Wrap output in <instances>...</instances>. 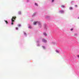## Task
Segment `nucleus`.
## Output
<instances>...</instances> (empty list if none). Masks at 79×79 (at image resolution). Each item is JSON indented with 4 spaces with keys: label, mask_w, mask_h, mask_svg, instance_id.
Here are the masks:
<instances>
[{
    "label": "nucleus",
    "mask_w": 79,
    "mask_h": 79,
    "mask_svg": "<svg viewBox=\"0 0 79 79\" xmlns=\"http://www.w3.org/2000/svg\"><path fill=\"white\" fill-rule=\"evenodd\" d=\"M74 35H77V34L75 33V34H74Z\"/></svg>",
    "instance_id": "obj_14"
},
{
    "label": "nucleus",
    "mask_w": 79,
    "mask_h": 79,
    "mask_svg": "<svg viewBox=\"0 0 79 79\" xmlns=\"http://www.w3.org/2000/svg\"><path fill=\"white\" fill-rule=\"evenodd\" d=\"M5 21L6 24H7L8 23V22H7V21L6 20H5Z\"/></svg>",
    "instance_id": "obj_6"
},
{
    "label": "nucleus",
    "mask_w": 79,
    "mask_h": 79,
    "mask_svg": "<svg viewBox=\"0 0 79 79\" xmlns=\"http://www.w3.org/2000/svg\"><path fill=\"white\" fill-rule=\"evenodd\" d=\"M16 18V16H13L11 19L12 21V23L11 24L13 25V22L15 21V19Z\"/></svg>",
    "instance_id": "obj_1"
},
{
    "label": "nucleus",
    "mask_w": 79,
    "mask_h": 79,
    "mask_svg": "<svg viewBox=\"0 0 79 79\" xmlns=\"http://www.w3.org/2000/svg\"><path fill=\"white\" fill-rule=\"evenodd\" d=\"M35 5L36 6H38V4L37 3H35Z\"/></svg>",
    "instance_id": "obj_9"
},
{
    "label": "nucleus",
    "mask_w": 79,
    "mask_h": 79,
    "mask_svg": "<svg viewBox=\"0 0 79 79\" xmlns=\"http://www.w3.org/2000/svg\"><path fill=\"white\" fill-rule=\"evenodd\" d=\"M25 34L26 35V33H25Z\"/></svg>",
    "instance_id": "obj_19"
},
{
    "label": "nucleus",
    "mask_w": 79,
    "mask_h": 79,
    "mask_svg": "<svg viewBox=\"0 0 79 79\" xmlns=\"http://www.w3.org/2000/svg\"><path fill=\"white\" fill-rule=\"evenodd\" d=\"M54 2V0H52V2Z\"/></svg>",
    "instance_id": "obj_17"
},
{
    "label": "nucleus",
    "mask_w": 79,
    "mask_h": 79,
    "mask_svg": "<svg viewBox=\"0 0 79 79\" xmlns=\"http://www.w3.org/2000/svg\"><path fill=\"white\" fill-rule=\"evenodd\" d=\"M56 52L57 53H59V51H58V50H56Z\"/></svg>",
    "instance_id": "obj_11"
},
{
    "label": "nucleus",
    "mask_w": 79,
    "mask_h": 79,
    "mask_svg": "<svg viewBox=\"0 0 79 79\" xmlns=\"http://www.w3.org/2000/svg\"><path fill=\"white\" fill-rule=\"evenodd\" d=\"M75 7H77V5H75Z\"/></svg>",
    "instance_id": "obj_12"
},
{
    "label": "nucleus",
    "mask_w": 79,
    "mask_h": 79,
    "mask_svg": "<svg viewBox=\"0 0 79 79\" xmlns=\"http://www.w3.org/2000/svg\"><path fill=\"white\" fill-rule=\"evenodd\" d=\"M69 9H70V10H72V9H73V8H72L71 7H70Z\"/></svg>",
    "instance_id": "obj_10"
},
{
    "label": "nucleus",
    "mask_w": 79,
    "mask_h": 79,
    "mask_svg": "<svg viewBox=\"0 0 79 79\" xmlns=\"http://www.w3.org/2000/svg\"><path fill=\"white\" fill-rule=\"evenodd\" d=\"M21 12H20V11H19V12H18V14H19V15H21Z\"/></svg>",
    "instance_id": "obj_7"
},
{
    "label": "nucleus",
    "mask_w": 79,
    "mask_h": 79,
    "mask_svg": "<svg viewBox=\"0 0 79 79\" xmlns=\"http://www.w3.org/2000/svg\"><path fill=\"white\" fill-rule=\"evenodd\" d=\"M37 23H38L39 25H41V23H40V22H34L33 24H34V25H36V24H37Z\"/></svg>",
    "instance_id": "obj_2"
},
{
    "label": "nucleus",
    "mask_w": 79,
    "mask_h": 79,
    "mask_svg": "<svg viewBox=\"0 0 79 79\" xmlns=\"http://www.w3.org/2000/svg\"><path fill=\"white\" fill-rule=\"evenodd\" d=\"M29 28L31 29V27H29Z\"/></svg>",
    "instance_id": "obj_18"
},
{
    "label": "nucleus",
    "mask_w": 79,
    "mask_h": 79,
    "mask_svg": "<svg viewBox=\"0 0 79 79\" xmlns=\"http://www.w3.org/2000/svg\"><path fill=\"white\" fill-rule=\"evenodd\" d=\"M42 47H43V48H44V49H45V47H44V46H42Z\"/></svg>",
    "instance_id": "obj_13"
},
{
    "label": "nucleus",
    "mask_w": 79,
    "mask_h": 79,
    "mask_svg": "<svg viewBox=\"0 0 79 79\" xmlns=\"http://www.w3.org/2000/svg\"><path fill=\"white\" fill-rule=\"evenodd\" d=\"M18 27H20L21 26V24H19L18 25Z\"/></svg>",
    "instance_id": "obj_8"
},
{
    "label": "nucleus",
    "mask_w": 79,
    "mask_h": 79,
    "mask_svg": "<svg viewBox=\"0 0 79 79\" xmlns=\"http://www.w3.org/2000/svg\"><path fill=\"white\" fill-rule=\"evenodd\" d=\"M42 41L43 42H47V40H46L45 39H43L42 40Z\"/></svg>",
    "instance_id": "obj_3"
},
{
    "label": "nucleus",
    "mask_w": 79,
    "mask_h": 79,
    "mask_svg": "<svg viewBox=\"0 0 79 79\" xmlns=\"http://www.w3.org/2000/svg\"><path fill=\"white\" fill-rule=\"evenodd\" d=\"M43 34L45 35V36H47V33H44Z\"/></svg>",
    "instance_id": "obj_4"
},
{
    "label": "nucleus",
    "mask_w": 79,
    "mask_h": 79,
    "mask_svg": "<svg viewBox=\"0 0 79 79\" xmlns=\"http://www.w3.org/2000/svg\"><path fill=\"white\" fill-rule=\"evenodd\" d=\"M15 29H16V30H18V27H16V28H15Z\"/></svg>",
    "instance_id": "obj_15"
},
{
    "label": "nucleus",
    "mask_w": 79,
    "mask_h": 79,
    "mask_svg": "<svg viewBox=\"0 0 79 79\" xmlns=\"http://www.w3.org/2000/svg\"><path fill=\"white\" fill-rule=\"evenodd\" d=\"M71 31H72L73 30V28H72L70 29Z\"/></svg>",
    "instance_id": "obj_16"
},
{
    "label": "nucleus",
    "mask_w": 79,
    "mask_h": 79,
    "mask_svg": "<svg viewBox=\"0 0 79 79\" xmlns=\"http://www.w3.org/2000/svg\"><path fill=\"white\" fill-rule=\"evenodd\" d=\"M61 7H62V8H64V5H61Z\"/></svg>",
    "instance_id": "obj_5"
}]
</instances>
